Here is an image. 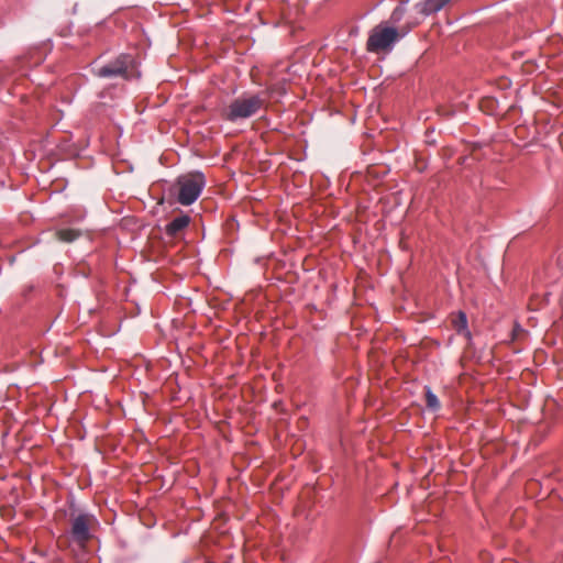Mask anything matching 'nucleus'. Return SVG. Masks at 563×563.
<instances>
[{"mask_svg":"<svg viewBox=\"0 0 563 563\" xmlns=\"http://www.w3.org/2000/svg\"><path fill=\"white\" fill-rule=\"evenodd\" d=\"M134 58L130 54H120L114 60L97 68L95 74L99 78H128V70L133 66Z\"/></svg>","mask_w":563,"mask_h":563,"instance_id":"obj_4","label":"nucleus"},{"mask_svg":"<svg viewBox=\"0 0 563 563\" xmlns=\"http://www.w3.org/2000/svg\"><path fill=\"white\" fill-rule=\"evenodd\" d=\"M263 102L258 95L241 96L229 104L223 113V118L230 122L249 119L260 111Z\"/></svg>","mask_w":563,"mask_h":563,"instance_id":"obj_2","label":"nucleus"},{"mask_svg":"<svg viewBox=\"0 0 563 563\" xmlns=\"http://www.w3.org/2000/svg\"><path fill=\"white\" fill-rule=\"evenodd\" d=\"M401 2H406V4L409 2V0H402Z\"/></svg>","mask_w":563,"mask_h":563,"instance_id":"obj_11","label":"nucleus"},{"mask_svg":"<svg viewBox=\"0 0 563 563\" xmlns=\"http://www.w3.org/2000/svg\"><path fill=\"white\" fill-rule=\"evenodd\" d=\"M207 185L206 176L200 170H192L178 176L170 188L176 200L181 206H190L200 197Z\"/></svg>","mask_w":563,"mask_h":563,"instance_id":"obj_1","label":"nucleus"},{"mask_svg":"<svg viewBox=\"0 0 563 563\" xmlns=\"http://www.w3.org/2000/svg\"><path fill=\"white\" fill-rule=\"evenodd\" d=\"M426 405L431 411H438L441 407L438 396L429 386H424Z\"/></svg>","mask_w":563,"mask_h":563,"instance_id":"obj_7","label":"nucleus"},{"mask_svg":"<svg viewBox=\"0 0 563 563\" xmlns=\"http://www.w3.org/2000/svg\"><path fill=\"white\" fill-rule=\"evenodd\" d=\"M453 324L457 333L470 334L467 329V317L465 312L459 311L456 318L453 321Z\"/></svg>","mask_w":563,"mask_h":563,"instance_id":"obj_9","label":"nucleus"},{"mask_svg":"<svg viewBox=\"0 0 563 563\" xmlns=\"http://www.w3.org/2000/svg\"><path fill=\"white\" fill-rule=\"evenodd\" d=\"M89 516L80 514L71 520L70 540L82 547L90 539Z\"/></svg>","mask_w":563,"mask_h":563,"instance_id":"obj_5","label":"nucleus"},{"mask_svg":"<svg viewBox=\"0 0 563 563\" xmlns=\"http://www.w3.org/2000/svg\"><path fill=\"white\" fill-rule=\"evenodd\" d=\"M406 11H407L406 2H399L390 14V18H389L390 22L393 24L399 23L404 19Z\"/></svg>","mask_w":563,"mask_h":563,"instance_id":"obj_10","label":"nucleus"},{"mask_svg":"<svg viewBox=\"0 0 563 563\" xmlns=\"http://www.w3.org/2000/svg\"><path fill=\"white\" fill-rule=\"evenodd\" d=\"M398 40L399 33L396 27L379 24L372 30L368 36L367 51L379 52L391 48Z\"/></svg>","mask_w":563,"mask_h":563,"instance_id":"obj_3","label":"nucleus"},{"mask_svg":"<svg viewBox=\"0 0 563 563\" xmlns=\"http://www.w3.org/2000/svg\"><path fill=\"white\" fill-rule=\"evenodd\" d=\"M56 235L58 240L70 243L80 236V232L75 229H60L56 232Z\"/></svg>","mask_w":563,"mask_h":563,"instance_id":"obj_8","label":"nucleus"},{"mask_svg":"<svg viewBox=\"0 0 563 563\" xmlns=\"http://www.w3.org/2000/svg\"><path fill=\"white\" fill-rule=\"evenodd\" d=\"M190 223V217L188 214H180L174 218L170 222L165 225V233L168 236H177L183 230H185Z\"/></svg>","mask_w":563,"mask_h":563,"instance_id":"obj_6","label":"nucleus"}]
</instances>
